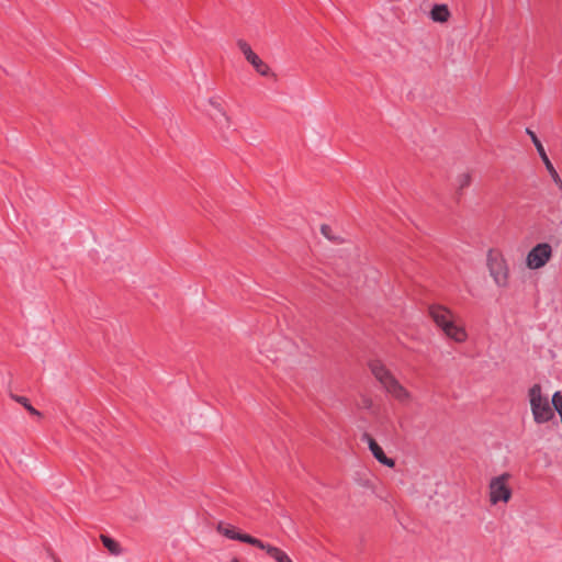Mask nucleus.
<instances>
[{
  "label": "nucleus",
  "mask_w": 562,
  "mask_h": 562,
  "mask_svg": "<svg viewBox=\"0 0 562 562\" xmlns=\"http://www.w3.org/2000/svg\"><path fill=\"white\" fill-rule=\"evenodd\" d=\"M429 316L434 323L443 331V334L456 342H463L468 338V334L462 326L453 321L452 312L440 304H432L428 308Z\"/></svg>",
  "instance_id": "1"
},
{
  "label": "nucleus",
  "mask_w": 562,
  "mask_h": 562,
  "mask_svg": "<svg viewBox=\"0 0 562 562\" xmlns=\"http://www.w3.org/2000/svg\"><path fill=\"white\" fill-rule=\"evenodd\" d=\"M369 368L374 378L383 385L387 393L401 402L409 398L408 391L397 381L392 372L380 360L371 361L369 363Z\"/></svg>",
  "instance_id": "2"
},
{
  "label": "nucleus",
  "mask_w": 562,
  "mask_h": 562,
  "mask_svg": "<svg viewBox=\"0 0 562 562\" xmlns=\"http://www.w3.org/2000/svg\"><path fill=\"white\" fill-rule=\"evenodd\" d=\"M529 402L533 415V420L537 424L548 423L554 417V412L549 403L548 397L543 396L541 393L540 384H533L529 389Z\"/></svg>",
  "instance_id": "3"
},
{
  "label": "nucleus",
  "mask_w": 562,
  "mask_h": 562,
  "mask_svg": "<svg viewBox=\"0 0 562 562\" xmlns=\"http://www.w3.org/2000/svg\"><path fill=\"white\" fill-rule=\"evenodd\" d=\"M512 475L508 472H505L498 476H495L491 480L488 488H490V502L493 505L497 503H507L512 498V488L508 485V481Z\"/></svg>",
  "instance_id": "4"
},
{
  "label": "nucleus",
  "mask_w": 562,
  "mask_h": 562,
  "mask_svg": "<svg viewBox=\"0 0 562 562\" xmlns=\"http://www.w3.org/2000/svg\"><path fill=\"white\" fill-rule=\"evenodd\" d=\"M487 267L495 283L499 286H506L508 283V268L501 252L493 249L488 250Z\"/></svg>",
  "instance_id": "5"
},
{
  "label": "nucleus",
  "mask_w": 562,
  "mask_h": 562,
  "mask_svg": "<svg viewBox=\"0 0 562 562\" xmlns=\"http://www.w3.org/2000/svg\"><path fill=\"white\" fill-rule=\"evenodd\" d=\"M552 257V247L548 243L537 244L530 249L526 258L529 269L536 270L544 267Z\"/></svg>",
  "instance_id": "6"
},
{
  "label": "nucleus",
  "mask_w": 562,
  "mask_h": 562,
  "mask_svg": "<svg viewBox=\"0 0 562 562\" xmlns=\"http://www.w3.org/2000/svg\"><path fill=\"white\" fill-rule=\"evenodd\" d=\"M237 46L244 54L247 61L251 64V66L259 75L263 77L271 76L274 79L277 78L276 74L270 70V67L260 59V57L251 49L250 45L245 40H238Z\"/></svg>",
  "instance_id": "7"
},
{
  "label": "nucleus",
  "mask_w": 562,
  "mask_h": 562,
  "mask_svg": "<svg viewBox=\"0 0 562 562\" xmlns=\"http://www.w3.org/2000/svg\"><path fill=\"white\" fill-rule=\"evenodd\" d=\"M216 531L228 539L237 540L244 543H248L250 546L259 543L258 538H255L248 533H244L239 531L236 527L229 524H224L223 521H220L217 524Z\"/></svg>",
  "instance_id": "8"
},
{
  "label": "nucleus",
  "mask_w": 562,
  "mask_h": 562,
  "mask_svg": "<svg viewBox=\"0 0 562 562\" xmlns=\"http://www.w3.org/2000/svg\"><path fill=\"white\" fill-rule=\"evenodd\" d=\"M526 133L530 136L535 147L537 148V151L539 156L541 157L548 172L552 177V180L554 183L562 190V179L560 178L559 173L557 172L555 168L553 167L552 162L550 161L541 142L537 137L536 133L532 132L530 128L526 130Z\"/></svg>",
  "instance_id": "9"
},
{
  "label": "nucleus",
  "mask_w": 562,
  "mask_h": 562,
  "mask_svg": "<svg viewBox=\"0 0 562 562\" xmlns=\"http://www.w3.org/2000/svg\"><path fill=\"white\" fill-rule=\"evenodd\" d=\"M209 103L217 111V115L213 116V120L220 128L222 138L227 142L228 136L226 135V131L231 128V117L215 98H210Z\"/></svg>",
  "instance_id": "10"
},
{
  "label": "nucleus",
  "mask_w": 562,
  "mask_h": 562,
  "mask_svg": "<svg viewBox=\"0 0 562 562\" xmlns=\"http://www.w3.org/2000/svg\"><path fill=\"white\" fill-rule=\"evenodd\" d=\"M362 441H366L368 443L371 453L381 464L386 465L389 468L395 467V461L392 458L386 457L383 449L370 434L364 432L362 435Z\"/></svg>",
  "instance_id": "11"
},
{
  "label": "nucleus",
  "mask_w": 562,
  "mask_h": 562,
  "mask_svg": "<svg viewBox=\"0 0 562 562\" xmlns=\"http://www.w3.org/2000/svg\"><path fill=\"white\" fill-rule=\"evenodd\" d=\"M430 18L434 22L445 23L450 18L447 4H435L430 10Z\"/></svg>",
  "instance_id": "12"
},
{
  "label": "nucleus",
  "mask_w": 562,
  "mask_h": 562,
  "mask_svg": "<svg viewBox=\"0 0 562 562\" xmlns=\"http://www.w3.org/2000/svg\"><path fill=\"white\" fill-rule=\"evenodd\" d=\"M100 540L102 541V544L108 549V551L111 554L119 555L122 553V548H121L120 543L116 540H114L113 538H111L106 535H101Z\"/></svg>",
  "instance_id": "13"
},
{
  "label": "nucleus",
  "mask_w": 562,
  "mask_h": 562,
  "mask_svg": "<svg viewBox=\"0 0 562 562\" xmlns=\"http://www.w3.org/2000/svg\"><path fill=\"white\" fill-rule=\"evenodd\" d=\"M10 397L15 401L16 403L23 405V407L33 416H37V417H41L42 416V413L40 411H37L36 408H34L29 398L25 397V396H21V395H16V394H13L11 393L10 394Z\"/></svg>",
  "instance_id": "14"
},
{
  "label": "nucleus",
  "mask_w": 562,
  "mask_h": 562,
  "mask_svg": "<svg viewBox=\"0 0 562 562\" xmlns=\"http://www.w3.org/2000/svg\"><path fill=\"white\" fill-rule=\"evenodd\" d=\"M471 181H472V178L469 172L462 173L458 177V183H459L458 189H457L458 200L462 195V190L468 188L471 184Z\"/></svg>",
  "instance_id": "15"
},
{
  "label": "nucleus",
  "mask_w": 562,
  "mask_h": 562,
  "mask_svg": "<svg viewBox=\"0 0 562 562\" xmlns=\"http://www.w3.org/2000/svg\"><path fill=\"white\" fill-rule=\"evenodd\" d=\"M254 547L258 548V549H261V550H265L267 552V554L274 559L278 554H280V551L281 549L277 548V547H273L269 543H265L263 541H261L259 539V543L258 544H252Z\"/></svg>",
  "instance_id": "16"
},
{
  "label": "nucleus",
  "mask_w": 562,
  "mask_h": 562,
  "mask_svg": "<svg viewBox=\"0 0 562 562\" xmlns=\"http://www.w3.org/2000/svg\"><path fill=\"white\" fill-rule=\"evenodd\" d=\"M552 405H553V412L557 411L558 414L561 417L562 423V394L561 392L557 391L552 396Z\"/></svg>",
  "instance_id": "17"
},
{
  "label": "nucleus",
  "mask_w": 562,
  "mask_h": 562,
  "mask_svg": "<svg viewBox=\"0 0 562 562\" xmlns=\"http://www.w3.org/2000/svg\"><path fill=\"white\" fill-rule=\"evenodd\" d=\"M321 233L329 240L331 241H338V238L333 235V229L329 225L323 224L321 226Z\"/></svg>",
  "instance_id": "18"
},
{
  "label": "nucleus",
  "mask_w": 562,
  "mask_h": 562,
  "mask_svg": "<svg viewBox=\"0 0 562 562\" xmlns=\"http://www.w3.org/2000/svg\"><path fill=\"white\" fill-rule=\"evenodd\" d=\"M288 557H289V555H288L284 551H282V550H281V551H280V554H278V555L274 558V560H276L277 562H282V561L284 562V561H285V559H286Z\"/></svg>",
  "instance_id": "19"
},
{
  "label": "nucleus",
  "mask_w": 562,
  "mask_h": 562,
  "mask_svg": "<svg viewBox=\"0 0 562 562\" xmlns=\"http://www.w3.org/2000/svg\"><path fill=\"white\" fill-rule=\"evenodd\" d=\"M362 405H363V407H366V408H371V406H372V400H371V398H369V397H363V398H362Z\"/></svg>",
  "instance_id": "20"
},
{
  "label": "nucleus",
  "mask_w": 562,
  "mask_h": 562,
  "mask_svg": "<svg viewBox=\"0 0 562 562\" xmlns=\"http://www.w3.org/2000/svg\"><path fill=\"white\" fill-rule=\"evenodd\" d=\"M47 553L54 560V562H60V560L56 557L50 548H47Z\"/></svg>",
  "instance_id": "21"
},
{
  "label": "nucleus",
  "mask_w": 562,
  "mask_h": 562,
  "mask_svg": "<svg viewBox=\"0 0 562 562\" xmlns=\"http://www.w3.org/2000/svg\"><path fill=\"white\" fill-rule=\"evenodd\" d=\"M284 562H292V560L288 557Z\"/></svg>",
  "instance_id": "22"
},
{
  "label": "nucleus",
  "mask_w": 562,
  "mask_h": 562,
  "mask_svg": "<svg viewBox=\"0 0 562 562\" xmlns=\"http://www.w3.org/2000/svg\"><path fill=\"white\" fill-rule=\"evenodd\" d=\"M231 562H239V560L234 558Z\"/></svg>",
  "instance_id": "23"
}]
</instances>
